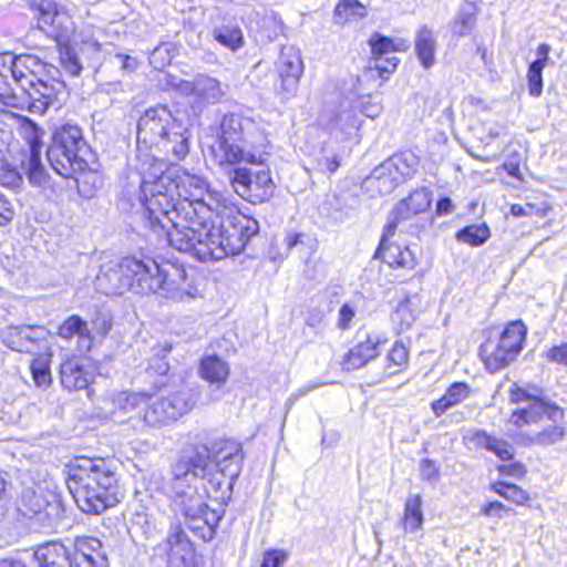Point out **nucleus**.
Listing matches in <instances>:
<instances>
[{"label":"nucleus","mask_w":567,"mask_h":567,"mask_svg":"<svg viewBox=\"0 0 567 567\" xmlns=\"http://www.w3.org/2000/svg\"><path fill=\"white\" fill-rule=\"evenodd\" d=\"M176 204L169 245L200 261H217L240 254L259 231L256 219L229 207L223 196L209 192L207 182L194 174L175 171Z\"/></svg>","instance_id":"nucleus-1"},{"label":"nucleus","mask_w":567,"mask_h":567,"mask_svg":"<svg viewBox=\"0 0 567 567\" xmlns=\"http://www.w3.org/2000/svg\"><path fill=\"white\" fill-rule=\"evenodd\" d=\"M186 271L175 265L159 266L155 260L125 257L101 266L95 288L106 296H121L126 291L141 295L161 293L174 299L192 297Z\"/></svg>","instance_id":"nucleus-2"},{"label":"nucleus","mask_w":567,"mask_h":567,"mask_svg":"<svg viewBox=\"0 0 567 567\" xmlns=\"http://www.w3.org/2000/svg\"><path fill=\"white\" fill-rule=\"evenodd\" d=\"M209 453L206 447L194 449L184 454L172 467L171 488L176 508L195 523L213 526L220 517L210 509L198 493V483L209 473ZM202 528L200 524L189 526Z\"/></svg>","instance_id":"nucleus-3"},{"label":"nucleus","mask_w":567,"mask_h":567,"mask_svg":"<svg viewBox=\"0 0 567 567\" xmlns=\"http://www.w3.org/2000/svg\"><path fill=\"white\" fill-rule=\"evenodd\" d=\"M116 477L103 458L80 457L70 466L68 488L79 508L101 514L117 502Z\"/></svg>","instance_id":"nucleus-4"},{"label":"nucleus","mask_w":567,"mask_h":567,"mask_svg":"<svg viewBox=\"0 0 567 567\" xmlns=\"http://www.w3.org/2000/svg\"><path fill=\"white\" fill-rule=\"evenodd\" d=\"M248 124L249 122L239 114L230 113L223 117L217 145L212 148L220 166H237L243 163L264 165L267 145L264 143V138H260V143L255 144L245 137Z\"/></svg>","instance_id":"nucleus-5"},{"label":"nucleus","mask_w":567,"mask_h":567,"mask_svg":"<svg viewBox=\"0 0 567 567\" xmlns=\"http://www.w3.org/2000/svg\"><path fill=\"white\" fill-rule=\"evenodd\" d=\"M141 193L144 206V216L148 227L156 234L173 229V209L176 204L175 171L150 174L142 179Z\"/></svg>","instance_id":"nucleus-6"},{"label":"nucleus","mask_w":567,"mask_h":567,"mask_svg":"<svg viewBox=\"0 0 567 567\" xmlns=\"http://www.w3.org/2000/svg\"><path fill=\"white\" fill-rule=\"evenodd\" d=\"M187 130L183 121L176 117L166 105L147 109L137 123V143L145 145L172 143L177 156L188 153Z\"/></svg>","instance_id":"nucleus-7"},{"label":"nucleus","mask_w":567,"mask_h":567,"mask_svg":"<svg viewBox=\"0 0 567 567\" xmlns=\"http://www.w3.org/2000/svg\"><path fill=\"white\" fill-rule=\"evenodd\" d=\"M86 143L82 131L76 125L65 124L56 128L52 144L47 151L51 167L65 178H73L76 174L87 168V162L83 158Z\"/></svg>","instance_id":"nucleus-8"},{"label":"nucleus","mask_w":567,"mask_h":567,"mask_svg":"<svg viewBox=\"0 0 567 567\" xmlns=\"http://www.w3.org/2000/svg\"><path fill=\"white\" fill-rule=\"evenodd\" d=\"M547 417L554 425L547 426L540 432L522 437L525 445L549 446L559 442L565 436L564 426L559 425L565 417L564 410L549 400H535L529 406L515 411L509 422L516 426L538 423Z\"/></svg>","instance_id":"nucleus-9"},{"label":"nucleus","mask_w":567,"mask_h":567,"mask_svg":"<svg viewBox=\"0 0 567 567\" xmlns=\"http://www.w3.org/2000/svg\"><path fill=\"white\" fill-rule=\"evenodd\" d=\"M38 30L58 44L70 43L78 35L73 10L54 0H28Z\"/></svg>","instance_id":"nucleus-10"},{"label":"nucleus","mask_w":567,"mask_h":567,"mask_svg":"<svg viewBox=\"0 0 567 567\" xmlns=\"http://www.w3.org/2000/svg\"><path fill=\"white\" fill-rule=\"evenodd\" d=\"M196 404L195 394L188 389H181L168 395H147L146 404L140 416L147 427L164 426L187 414Z\"/></svg>","instance_id":"nucleus-11"},{"label":"nucleus","mask_w":567,"mask_h":567,"mask_svg":"<svg viewBox=\"0 0 567 567\" xmlns=\"http://www.w3.org/2000/svg\"><path fill=\"white\" fill-rule=\"evenodd\" d=\"M526 327L522 321L506 326L497 343L486 342L481 347V358L491 372H496L516 359L526 337Z\"/></svg>","instance_id":"nucleus-12"},{"label":"nucleus","mask_w":567,"mask_h":567,"mask_svg":"<svg viewBox=\"0 0 567 567\" xmlns=\"http://www.w3.org/2000/svg\"><path fill=\"white\" fill-rule=\"evenodd\" d=\"M96 31L92 27H83L78 35L70 43L58 44L60 51V63L65 72L72 76H78L83 64L78 54L80 53L90 62L96 63L101 60L102 45L96 37Z\"/></svg>","instance_id":"nucleus-13"},{"label":"nucleus","mask_w":567,"mask_h":567,"mask_svg":"<svg viewBox=\"0 0 567 567\" xmlns=\"http://www.w3.org/2000/svg\"><path fill=\"white\" fill-rule=\"evenodd\" d=\"M230 184L241 198L254 204L268 200L275 187L269 168L264 166L255 172L247 167H235Z\"/></svg>","instance_id":"nucleus-14"},{"label":"nucleus","mask_w":567,"mask_h":567,"mask_svg":"<svg viewBox=\"0 0 567 567\" xmlns=\"http://www.w3.org/2000/svg\"><path fill=\"white\" fill-rule=\"evenodd\" d=\"M167 85L187 96L195 113H200L207 105L217 103L224 95L220 83L208 75H197L193 81L168 75Z\"/></svg>","instance_id":"nucleus-15"},{"label":"nucleus","mask_w":567,"mask_h":567,"mask_svg":"<svg viewBox=\"0 0 567 567\" xmlns=\"http://www.w3.org/2000/svg\"><path fill=\"white\" fill-rule=\"evenodd\" d=\"M276 66L279 76L277 94L281 100H289L296 94L303 73L300 51L291 45L284 47Z\"/></svg>","instance_id":"nucleus-16"},{"label":"nucleus","mask_w":567,"mask_h":567,"mask_svg":"<svg viewBox=\"0 0 567 567\" xmlns=\"http://www.w3.org/2000/svg\"><path fill=\"white\" fill-rule=\"evenodd\" d=\"M432 195L430 188L420 187L412 192L406 198L400 200L389 215L388 234L392 230H405V223L408 220L430 207Z\"/></svg>","instance_id":"nucleus-17"},{"label":"nucleus","mask_w":567,"mask_h":567,"mask_svg":"<svg viewBox=\"0 0 567 567\" xmlns=\"http://www.w3.org/2000/svg\"><path fill=\"white\" fill-rule=\"evenodd\" d=\"M47 336L48 330L42 326H7L0 332L2 343L17 352H30Z\"/></svg>","instance_id":"nucleus-18"},{"label":"nucleus","mask_w":567,"mask_h":567,"mask_svg":"<svg viewBox=\"0 0 567 567\" xmlns=\"http://www.w3.org/2000/svg\"><path fill=\"white\" fill-rule=\"evenodd\" d=\"M62 89L60 82H47L35 79L33 84L24 92L27 97H19L23 109L27 107L33 114H43L50 106L58 101V94Z\"/></svg>","instance_id":"nucleus-19"},{"label":"nucleus","mask_w":567,"mask_h":567,"mask_svg":"<svg viewBox=\"0 0 567 567\" xmlns=\"http://www.w3.org/2000/svg\"><path fill=\"white\" fill-rule=\"evenodd\" d=\"M396 230L388 234V224L384 227L379 247L374 254L375 258H381L392 268H402L412 270L416 266V256L406 246L401 247L396 244H389Z\"/></svg>","instance_id":"nucleus-20"},{"label":"nucleus","mask_w":567,"mask_h":567,"mask_svg":"<svg viewBox=\"0 0 567 567\" xmlns=\"http://www.w3.org/2000/svg\"><path fill=\"white\" fill-rule=\"evenodd\" d=\"M39 64V61L30 55L16 56L11 53H3L0 55V66L7 76L10 74L12 79L18 83L23 91H28V87L33 84L37 79L32 66Z\"/></svg>","instance_id":"nucleus-21"},{"label":"nucleus","mask_w":567,"mask_h":567,"mask_svg":"<svg viewBox=\"0 0 567 567\" xmlns=\"http://www.w3.org/2000/svg\"><path fill=\"white\" fill-rule=\"evenodd\" d=\"M147 402V394L131 391H112L106 393L99 402V408L105 414H114L116 411L124 413L143 409Z\"/></svg>","instance_id":"nucleus-22"},{"label":"nucleus","mask_w":567,"mask_h":567,"mask_svg":"<svg viewBox=\"0 0 567 567\" xmlns=\"http://www.w3.org/2000/svg\"><path fill=\"white\" fill-rule=\"evenodd\" d=\"M369 43L374 60V69L380 72V75L383 76L394 72L399 63L394 52L399 50V47L393 40L380 34H373Z\"/></svg>","instance_id":"nucleus-23"},{"label":"nucleus","mask_w":567,"mask_h":567,"mask_svg":"<svg viewBox=\"0 0 567 567\" xmlns=\"http://www.w3.org/2000/svg\"><path fill=\"white\" fill-rule=\"evenodd\" d=\"M167 557L172 567H185L190 559L194 549L187 535L179 525L172 526L167 539Z\"/></svg>","instance_id":"nucleus-24"},{"label":"nucleus","mask_w":567,"mask_h":567,"mask_svg":"<svg viewBox=\"0 0 567 567\" xmlns=\"http://www.w3.org/2000/svg\"><path fill=\"white\" fill-rule=\"evenodd\" d=\"M464 440L470 449H485L494 453L501 460H511L514 456L513 446L508 442L492 436L485 431H471Z\"/></svg>","instance_id":"nucleus-25"},{"label":"nucleus","mask_w":567,"mask_h":567,"mask_svg":"<svg viewBox=\"0 0 567 567\" xmlns=\"http://www.w3.org/2000/svg\"><path fill=\"white\" fill-rule=\"evenodd\" d=\"M384 342L380 336H368L367 339L349 350L342 365L344 370H354L365 365L379 354V346Z\"/></svg>","instance_id":"nucleus-26"},{"label":"nucleus","mask_w":567,"mask_h":567,"mask_svg":"<svg viewBox=\"0 0 567 567\" xmlns=\"http://www.w3.org/2000/svg\"><path fill=\"white\" fill-rule=\"evenodd\" d=\"M23 505L33 514H44L51 518L58 516L61 511V503L53 493L43 491H27L22 496Z\"/></svg>","instance_id":"nucleus-27"},{"label":"nucleus","mask_w":567,"mask_h":567,"mask_svg":"<svg viewBox=\"0 0 567 567\" xmlns=\"http://www.w3.org/2000/svg\"><path fill=\"white\" fill-rule=\"evenodd\" d=\"M58 334L65 340L78 338V351L87 352L93 344V336L89 329L87 322L79 316H70L59 327Z\"/></svg>","instance_id":"nucleus-28"},{"label":"nucleus","mask_w":567,"mask_h":567,"mask_svg":"<svg viewBox=\"0 0 567 567\" xmlns=\"http://www.w3.org/2000/svg\"><path fill=\"white\" fill-rule=\"evenodd\" d=\"M39 567H73L70 551L59 542L40 545L33 554Z\"/></svg>","instance_id":"nucleus-29"},{"label":"nucleus","mask_w":567,"mask_h":567,"mask_svg":"<svg viewBox=\"0 0 567 567\" xmlns=\"http://www.w3.org/2000/svg\"><path fill=\"white\" fill-rule=\"evenodd\" d=\"M60 380L62 386L69 391L82 390L90 384L92 374L78 359L72 358L61 364Z\"/></svg>","instance_id":"nucleus-30"},{"label":"nucleus","mask_w":567,"mask_h":567,"mask_svg":"<svg viewBox=\"0 0 567 567\" xmlns=\"http://www.w3.org/2000/svg\"><path fill=\"white\" fill-rule=\"evenodd\" d=\"M243 462L241 446L237 442L228 441L224 443L217 452V466L223 476L234 481L240 473Z\"/></svg>","instance_id":"nucleus-31"},{"label":"nucleus","mask_w":567,"mask_h":567,"mask_svg":"<svg viewBox=\"0 0 567 567\" xmlns=\"http://www.w3.org/2000/svg\"><path fill=\"white\" fill-rule=\"evenodd\" d=\"M229 373V364L217 354H207L202 358L199 375L203 380L220 386L227 382Z\"/></svg>","instance_id":"nucleus-32"},{"label":"nucleus","mask_w":567,"mask_h":567,"mask_svg":"<svg viewBox=\"0 0 567 567\" xmlns=\"http://www.w3.org/2000/svg\"><path fill=\"white\" fill-rule=\"evenodd\" d=\"M400 185L392 169L384 161L364 181V186L380 195L390 194Z\"/></svg>","instance_id":"nucleus-33"},{"label":"nucleus","mask_w":567,"mask_h":567,"mask_svg":"<svg viewBox=\"0 0 567 567\" xmlns=\"http://www.w3.org/2000/svg\"><path fill=\"white\" fill-rule=\"evenodd\" d=\"M414 49L421 64L430 69L435 63L436 39L434 32L427 27H421L414 40Z\"/></svg>","instance_id":"nucleus-34"},{"label":"nucleus","mask_w":567,"mask_h":567,"mask_svg":"<svg viewBox=\"0 0 567 567\" xmlns=\"http://www.w3.org/2000/svg\"><path fill=\"white\" fill-rule=\"evenodd\" d=\"M424 514L422 511V496L410 495L404 504L402 525L405 533L414 534L422 530Z\"/></svg>","instance_id":"nucleus-35"},{"label":"nucleus","mask_w":567,"mask_h":567,"mask_svg":"<svg viewBox=\"0 0 567 567\" xmlns=\"http://www.w3.org/2000/svg\"><path fill=\"white\" fill-rule=\"evenodd\" d=\"M470 386L463 382L450 385L444 395L432 403V410L436 416H441L446 410L463 402L470 395Z\"/></svg>","instance_id":"nucleus-36"},{"label":"nucleus","mask_w":567,"mask_h":567,"mask_svg":"<svg viewBox=\"0 0 567 567\" xmlns=\"http://www.w3.org/2000/svg\"><path fill=\"white\" fill-rule=\"evenodd\" d=\"M385 162L400 184L411 178L419 167V158L411 152L395 154Z\"/></svg>","instance_id":"nucleus-37"},{"label":"nucleus","mask_w":567,"mask_h":567,"mask_svg":"<svg viewBox=\"0 0 567 567\" xmlns=\"http://www.w3.org/2000/svg\"><path fill=\"white\" fill-rule=\"evenodd\" d=\"M477 8L473 2H464L453 21V33L457 37L468 35L476 24Z\"/></svg>","instance_id":"nucleus-38"},{"label":"nucleus","mask_w":567,"mask_h":567,"mask_svg":"<svg viewBox=\"0 0 567 567\" xmlns=\"http://www.w3.org/2000/svg\"><path fill=\"white\" fill-rule=\"evenodd\" d=\"M421 312L416 296L408 297L401 301L393 315V321L400 326L401 331L409 329Z\"/></svg>","instance_id":"nucleus-39"},{"label":"nucleus","mask_w":567,"mask_h":567,"mask_svg":"<svg viewBox=\"0 0 567 567\" xmlns=\"http://www.w3.org/2000/svg\"><path fill=\"white\" fill-rule=\"evenodd\" d=\"M367 16V8L358 0H340L334 8V21L337 23H347L355 21Z\"/></svg>","instance_id":"nucleus-40"},{"label":"nucleus","mask_w":567,"mask_h":567,"mask_svg":"<svg viewBox=\"0 0 567 567\" xmlns=\"http://www.w3.org/2000/svg\"><path fill=\"white\" fill-rule=\"evenodd\" d=\"M21 133L29 145L30 155H41L43 131L28 117L21 118Z\"/></svg>","instance_id":"nucleus-41"},{"label":"nucleus","mask_w":567,"mask_h":567,"mask_svg":"<svg viewBox=\"0 0 567 567\" xmlns=\"http://www.w3.org/2000/svg\"><path fill=\"white\" fill-rule=\"evenodd\" d=\"M551 209L550 204L544 196L537 197L534 202H527L525 205L513 204L511 214L514 217L538 216L544 217Z\"/></svg>","instance_id":"nucleus-42"},{"label":"nucleus","mask_w":567,"mask_h":567,"mask_svg":"<svg viewBox=\"0 0 567 567\" xmlns=\"http://www.w3.org/2000/svg\"><path fill=\"white\" fill-rule=\"evenodd\" d=\"M214 39L221 45L236 51L244 45V37L238 27H220L213 31Z\"/></svg>","instance_id":"nucleus-43"},{"label":"nucleus","mask_w":567,"mask_h":567,"mask_svg":"<svg viewBox=\"0 0 567 567\" xmlns=\"http://www.w3.org/2000/svg\"><path fill=\"white\" fill-rule=\"evenodd\" d=\"M50 354H38L31 362L32 379L37 386L47 388L51 384Z\"/></svg>","instance_id":"nucleus-44"},{"label":"nucleus","mask_w":567,"mask_h":567,"mask_svg":"<svg viewBox=\"0 0 567 567\" xmlns=\"http://www.w3.org/2000/svg\"><path fill=\"white\" fill-rule=\"evenodd\" d=\"M491 236L489 228L485 224L470 225L456 234L458 241L476 247L483 245Z\"/></svg>","instance_id":"nucleus-45"},{"label":"nucleus","mask_w":567,"mask_h":567,"mask_svg":"<svg viewBox=\"0 0 567 567\" xmlns=\"http://www.w3.org/2000/svg\"><path fill=\"white\" fill-rule=\"evenodd\" d=\"M492 488L495 493L516 505H524L529 501L528 493L515 484L497 482L492 485Z\"/></svg>","instance_id":"nucleus-46"},{"label":"nucleus","mask_w":567,"mask_h":567,"mask_svg":"<svg viewBox=\"0 0 567 567\" xmlns=\"http://www.w3.org/2000/svg\"><path fill=\"white\" fill-rule=\"evenodd\" d=\"M176 54V47L172 42H164L150 54V63L156 70H163L171 64Z\"/></svg>","instance_id":"nucleus-47"},{"label":"nucleus","mask_w":567,"mask_h":567,"mask_svg":"<svg viewBox=\"0 0 567 567\" xmlns=\"http://www.w3.org/2000/svg\"><path fill=\"white\" fill-rule=\"evenodd\" d=\"M0 103L3 106L23 110L22 103L19 102V96L13 93L7 83V74L2 70H0Z\"/></svg>","instance_id":"nucleus-48"},{"label":"nucleus","mask_w":567,"mask_h":567,"mask_svg":"<svg viewBox=\"0 0 567 567\" xmlns=\"http://www.w3.org/2000/svg\"><path fill=\"white\" fill-rule=\"evenodd\" d=\"M28 176L30 183L42 185L45 181L44 171L41 164V155H30L28 161Z\"/></svg>","instance_id":"nucleus-49"},{"label":"nucleus","mask_w":567,"mask_h":567,"mask_svg":"<svg viewBox=\"0 0 567 567\" xmlns=\"http://www.w3.org/2000/svg\"><path fill=\"white\" fill-rule=\"evenodd\" d=\"M171 346H166L158 350L154 358L150 361L147 369L159 375L166 374L169 370V364L166 361V355L168 352H171Z\"/></svg>","instance_id":"nucleus-50"},{"label":"nucleus","mask_w":567,"mask_h":567,"mask_svg":"<svg viewBox=\"0 0 567 567\" xmlns=\"http://www.w3.org/2000/svg\"><path fill=\"white\" fill-rule=\"evenodd\" d=\"M528 92L532 96L538 97L543 92V69L529 64L527 71Z\"/></svg>","instance_id":"nucleus-51"},{"label":"nucleus","mask_w":567,"mask_h":567,"mask_svg":"<svg viewBox=\"0 0 567 567\" xmlns=\"http://www.w3.org/2000/svg\"><path fill=\"white\" fill-rule=\"evenodd\" d=\"M409 351L402 342H395L388 353V360L396 368L403 367L408 362Z\"/></svg>","instance_id":"nucleus-52"},{"label":"nucleus","mask_w":567,"mask_h":567,"mask_svg":"<svg viewBox=\"0 0 567 567\" xmlns=\"http://www.w3.org/2000/svg\"><path fill=\"white\" fill-rule=\"evenodd\" d=\"M287 557V553L282 549L266 550L260 567H280L285 564Z\"/></svg>","instance_id":"nucleus-53"},{"label":"nucleus","mask_w":567,"mask_h":567,"mask_svg":"<svg viewBox=\"0 0 567 567\" xmlns=\"http://www.w3.org/2000/svg\"><path fill=\"white\" fill-rule=\"evenodd\" d=\"M14 215L16 209L12 200L0 190V226L8 225Z\"/></svg>","instance_id":"nucleus-54"},{"label":"nucleus","mask_w":567,"mask_h":567,"mask_svg":"<svg viewBox=\"0 0 567 567\" xmlns=\"http://www.w3.org/2000/svg\"><path fill=\"white\" fill-rule=\"evenodd\" d=\"M550 45L547 43H542L536 49V55L537 59L530 63L533 66H538L539 69H545L549 64H553L554 62L550 60L549 53H550Z\"/></svg>","instance_id":"nucleus-55"},{"label":"nucleus","mask_w":567,"mask_h":567,"mask_svg":"<svg viewBox=\"0 0 567 567\" xmlns=\"http://www.w3.org/2000/svg\"><path fill=\"white\" fill-rule=\"evenodd\" d=\"M420 472L423 480L436 481L440 476L439 467L435 462L425 458L421 462Z\"/></svg>","instance_id":"nucleus-56"},{"label":"nucleus","mask_w":567,"mask_h":567,"mask_svg":"<svg viewBox=\"0 0 567 567\" xmlns=\"http://www.w3.org/2000/svg\"><path fill=\"white\" fill-rule=\"evenodd\" d=\"M509 511L512 509L509 507H506L503 503L494 501L483 506L481 513L485 516H491L499 519L503 517L504 513Z\"/></svg>","instance_id":"nucleus-57"},{"label":"nucleus","mask_w":567,"mask_h":567,"mask_svg":"<svg viewBox=\"0 0 567 567\" xmlns=\"http://www.w3.org/2000/svg\"><path fill=\"white\" fill-rule=\"evenodd\" d=\"M547 360L567 367V344L550 348L546 352Z\"/></svg>","instance_id":"nucleus-58"},{"label":"nucleus","mask_w":567,"mask_h":567,"mask_svg":"<svg viewBox=\"0 0 567 567\" xmlns=\"http://www.w3.org/2000/svg\"><path fill=\"white\" fill-rule=\"evenodd\" d=\"M114 59L120 64L121 69L126 73L134 72L138 66L137 60L127 54L117 53L115 54Z\"/></svg>","instance_id":"nucleus-59"},{"label":"nucleus","mask_w":567,"mask_h":567,"mask_svg":"<svg viewBox=\"0 0 567 567\" xmlns=\"http://www.w3.org/2000/svg\"><path fill=\"white\" fill-rule=\"evenodd\" d=\"M499 471L506 475H509V476H513L516 478H522L527 473L525 465L520 462L502 465V466H499Z\"/></svg>","instance_id":"nucleus-60"},{"label":"nucleus","mask_w":567,"mask_h":567,"mask_svg":"<svg viewBox=\"0 0 567 567\" xmlns=\"http://www.w3.org/2000/svg\"><path fill=\"white\" fill-rule=\"evenodd\" d=\"M354 309L349 305H343L339 310L338 327L342 330L348 329L354 317Z\"/></svg>","instance_id":"nucleus-61"},{"label":"nucleus","mask_w":567,"mask_h":567,"mask_svg":"<svg viewBox=\"0 0 567 567\" xmlns=\"http://www.w3.org/2000/svg\"><path fill=\"white\" fill-rule=\"evenodd\" d=\"M511 400L513 402H522L524 400H528L529 404L528 406L535 401V400H546L545 398H535L530 394H528L524 389L516 388L511 391Z\"/></svg>","instance_id":"nucleus-62"},{"label":"nucleus","mask_w":567,"mask_h":567,"mask_svg":"<svg viewBox=\"0 0 567 567\" xmlns=\"http://www.w3.org/2000/svg\"><path fill=\"white\" fill-rule=\"evenodd\" d=\"M454 205L449 197L441 198L436 204V214L439 216L449 215L453 212Z\"/></svg>","instance_id":"nucleus-63"},{"label":"nucleus","mask_w":567,"mask_h":567,"mask_svg":"<svg viewBox=\"0 0 567 567\" xmlns=\"http://www.w3.org/2000/svg\"><path fill=\"white\" fill-rule=\"evenodd\" d=\"M19 179H20L19 174L13 169H9V171H6L2 174H0V184H2V185L13 186V185H17Z\"/></svg>","instance_id":"nucleus-64"}]
</instances>
